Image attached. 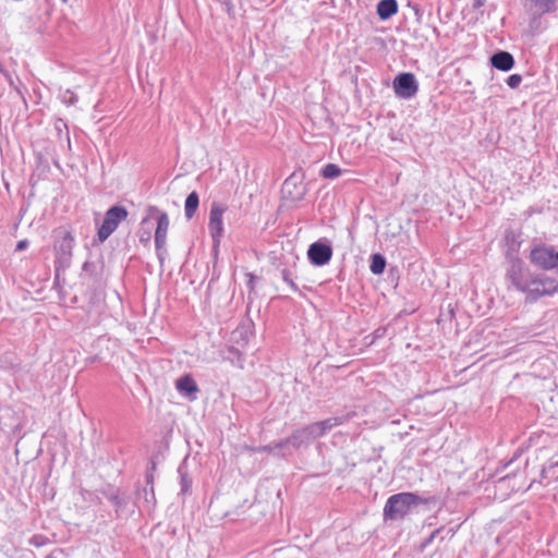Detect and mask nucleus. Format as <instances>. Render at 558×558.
Instances as JSON below:
<instances>
[{"label":"nucleus","instance_id":"obj_12","mask_svg":"<svg viewBox=\"0 0 558 558\" xmlns=\"http://www.w3.org/2000/svg\"><path fill=\"white\" fill-rule=\"evenodd\" d=\"M490 63L494 68L500 71H509L514 65V59L511 53L507 51H499L492 56Z\"/></svg>","mask_w":558,"mask_h":558},{"label":"nucleus","instance_id":"obj_7","mask_svg":"<svg viewBox=\"0 0 558 558\" xmlns=\"http://www.w3.org/2000/svg\"><path fill=\"white\" fill-rule=\"evenodd\" d=\"M558 291V281L550 277H543L534 279L530 282L527 293L533 299L550 295Z\"/></svg>","mask_w":558,"mask_h":558},{"label":"nucleus","instance_id":"obj_2","mask_svg":"<svg viewBox=\"0 0 558 558\" xmlns=\"http://www.w3.org/2000/svg\"><path fill=\"white\" fill-rule=\"evenodd\" d=\"M129 216L125 207L114 205L110 207L104 216L102 222L97 229V238L99 242H105Z\"/></svg>","mask_w":558,"mask_h":558},{"label":"nucleus","instance_id":"obj_17","mask_svg":"<svg viewBox=\"0 0 558 558\" xmlns=\"http://www.w3.org/2000/svg\"><path fill=\"white\" fill-rule=\"evenodd\" d=\"M148 221V218H144L141 222V229L138 231V240L142 244L148 245L151 239V233L149 229H143V226Z\"/></svg>","mask_w":558,"mask_h":558},{"label":"nucleus","instance_id":"obj_6","mask_svg":"<svg viewBox=\"0 0 558 558\" xmlns=\"http://www.w3.org/2000/svg\"><path fill=\"white\" fill-rule=\"evenodd\" d=\"M393 90L401 98L413 97L418 90L414 74L407 72L397 75L393 80Z\"/></svg>","mask_w":558,"mask_h":558},{"label":"nucleus","instance_id":"obj_8","mask_svg":"<svg viewBox=\"0 0 558 558\" xmlns=\"http://www.w3.org/2000/svg\"><path fill=\"white\" fill-rule=\"evenodd\" d=\"M57 241L54 243V251L60 259H69L72 255L74 247V238L71 232L65 229L56 230Z\"/></svg>","mask_w":558,"mask_h":558},{"label":"nucleus","instance_id":"obj_20","mask_svg":"<svg viewBox=\"0 0 558 558\" xmlns=\"http://www.w3.org/2000/svg\"><path fill=\"white\" fill-rule=\"evenodd\" d=\"M291 184H292L291 179L286 180V182H284V184H283V191H284L286 193H290L289 187H290V185H291Z\"/></svg>","mask_w":558,"mask_h":558},{"label":"nucleus","instance_id":"obj_14","mask_svg":"<svg viewBox=\"0 0 558 558\" xmlns=\"http://www.w3.org/2000/svg\"><path fill=\"white\" fill-rule=\"evenodd\" d=\"M199 196L196 192H192L187 195L184 204L185 217L192 219L198 208Z\"/></svg>","mask_w":558,"mask_h":558},{"label":"nucleus","instance_id":"obj_16","mask_svg":"<svg viewBox=\"0 0 558 558\" xmlns=\"http://www.w3.org/2000/svg\"><path fill=\"white\" fill-rule=\"evenodd\" d=\"M386 267V260L380 254H374L371 260V271L374 275H380L384 272Z\"/></svg>","mask_w":558,"mask_h":558},{"label":"nucleus","instance_id":"obj_10","mask_svg":"<svg viewBox=\"0 0 558 558\" xmlns=\"http://www.w3.org/2000/svg\"><path fill=\"white\" fill-rule=\"evenodd\" d=\"M340 424H341V421L339 418L332 417V418H327V420L311 424L307 427H305L304 430L307 432L313 437H320L327 430H329Z\"/></svg>","mask_w":558,"mask_h":558},{"label":"nucleus","instance_id":"obj_13","mask_svg":"<svg viewBox=\"0 0 558 558\" xmlns=\"http://www.w3.org/2000/svg\"><path fill=\"white\" fill-rule=\"evenodd\" d=\"M398 12L396 0H380L377 4V14L381 20H387Z\"/></svg>","mask_w":558,"mask_h":558},{"label":"nucleus","instance_id":"obj_11","mask_svg":"<svg viewBox=\"0 0 558 558\" xmlns=\"http://www.w3.org/2000/svg\"><path fill=\"white\" fill-rule=\"evenodd\" d=\"M175 388L183 396H193L192 399H195V395L198 391L196 381L189 374L180 377L175 381Z\"/></svg>","mask_w":558,"mask_h":558},{"label":"nucleus","instance_id":"obj_5","mask_svg":"<svg viewBox=\"0 0 558 558\" xmlns=\"http://www.w3.org/2000/svg\"><path fill=\"white\" fill-rule=\"evenodd\" d=\"M149 213L157 214L154 239H155L156 250L159 252L166 246V243H167L168 231L170 228V218L167 213L159 211L154 206L149 207Z\"/></svg>","mask_w":558,"mask_h":558},{"label":"nucleus","instance_id":"obj_1","mask_svg":"<svg viewBox=\"0 0 558 558\" xmlns=\"http://www.w3.org/2000/svg\"><path fill=\"white\" fill-rule=\"evenodd\" d=\"M421 502V498L413 493H399L388 498L384 517L386 520L403 519L410 513L411 507Z\"/></svg>","mask_w":558,"mask_h":558},{"label":"nucleus","instance_id":"obj_9","mask_svg":"<svg viewBox=\"0 0 558 558\" xmlns=\"http://www.w3.org/2000/svg\"><path fill=\"white\" fill-rule=\"evenodd\" d=\"M307 256L312 264L323 266L331 259L332 250L327 244L315 242L311 244L307 251Z\"/></svg>","mask_w":558,"mask_h":558},{"label":"nucleus","instance_id":"obj_19","mask_svg":"<svg viewBox=\"0 0 558 558\" xmlns=\"http://www.w3.org/2000/svg\"><path fill=\"white\" fill-rule=\"evenodd\" d=\"M27 245H28V243L26 240H21L16 244V251H22V250L26 248Z\"/></svg>","mask_w":558,"mask_h":558},{"label":"nucleus","instance_id":"obj_4","mask_svg":"<svg viewBox=\"0 0 558 558\" xmlns=\"http://www.w3.org/2000/svg\"><path fill=\"white\" fill-rule=\"evenodd\" d=\"M226 210V206L217 202H214L210 206L208 230L215 245L220 244L223 234V215Z\"/></svg>","mask_w":558,"mask_h":558},{"label":"nucleus","instance_id":"obj_18","mask_svg":"<svg viewBox=\"0 0 558 558\" xmlns=\"http://www.w3.org/2000/svg\"><path fill=\"white\" fill-rule=\"evenodd\" d=\"M521 82L522 76L520 74H511L507 80V84L510 88H517Z\"/></svg>","mask_w":558,"mask_h":558},{"label":"nucleus","instance_id":"obj_15","mask_svg":"<svg viewBox=\"0 0 558 558\" xmlns=\"http://www.w3.org/2000/svg\"><path fill=\"white\" fill-rule=\"evenodd\" d=\"M341 173H342V170L336 163H327L320 170V174L325 179H336V178L340 177Z\"/></svg>","mask_w":558,"mask_h":558},{"label":"nucleus","instance_id":"obj_3","mask_svg":"<svg viewBox=\"0 0 558 558\" xmlns=\"http://www.w3.org/2000/svg\"><path fill=\"white\" fill-rule=\"evenodd\" d=\"M531 262L537 267L551 270L558 267V251L553 246L537 245L530 254Z\"/></svg>","mask_w":558,"mask_h":558}]
</instances>
